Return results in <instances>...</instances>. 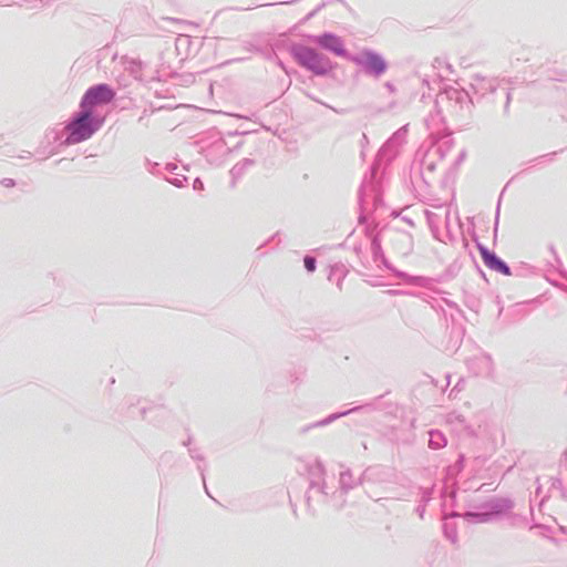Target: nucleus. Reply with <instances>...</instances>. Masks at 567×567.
<instances>
[{
  "label": "nucleus",
  "instance_id": "obj_1",
  "mask_svg": "<svg viewBox=\"0 0 567 567\" xmlns=\"http://www.w3.org/2000/svg\"><path fill=\"white\" fill-rule=\"evenodd\" d=\"M100 125L101 123L91 116L90 111L85 110L66 126L69 132L66 142L69 144L83 142L90 138Z\"/></svg>",
  "mask_w": 567,
  "mask_h": 567
},
{
  "label": "nucleus",
  "instance_id": "obj_2",
  "mask_svg": "<svg viewBox=\"0 0 567 567\" xmlns=\"http://www.w3.org/2000/svg\"><path fill=\"white\" fill-rule=\"evenodd\" d=\"M293 56L300 65L316 74H324L330 69L329 61L313 49L296 47L293 49Z\"/></svg>",
  "mask_w": 567,
  "mask_h": 567
},
{
  "label": "nucleus",
  "instance_id": "obj_3",
  "mask_svg": "<svg viewBox=\"0 0 567 567\" xmlns=\"http://www.w3.org/2000/svg\"><path fill=\"white\" fill-rule=\"evenodd\" d=\"M114 97V92L106 84H100L91 87L84 94L81 106L83 109L92 107L94 105L109 103Z\"/></svg>",
  "mask_w": 567,
  "mask_h": 567
},
{
  "label": "nucleus",
  "instance_id": "obj_4",
  "mask_svg": "<svg viewBox=\"0 0 567 567\" xmlns=\"http://www.w3.org/2000/svg\"><path fill=\"white\" fill-rule=\"evenodd\" d=\"M317 43L321 45L323 49H327L333 52L337 55H344L346 50L343 48V43L341 39L334 34L326 33L316 39Z\"/></svg>",
  "mask_w": 567,
  "mask_h": 567
},
{
  "label": "nucleus",
  "instance_id": "obj_5",
  "mask_svg": "<svg viewBox=\"0 0 567 567\" xmlns=\"http://www.w3.org/2000/svg\"><path fill=\"white\" fill-rule=\"evenodd\" d=\"M482 259L486 267L503 275H511L509 268L504 261L496 257L493 252H489L485 247H480Z\"/></svg>",
  "mask_w": 567,
  "mask_h": 567
},
{
  "label": "nucleus",
  "instance_id": "obj_6",
  "mask_svg": "<svg viewBox=\"0 0 567 567\" xmlns=\"http://www.w3.org/2000/svg\"><path fill=\"white\" fill-rule=\"evenodd\" d=\"M367 64L375 73H382L385 70L384 61L379 55L375 54L367 55Z\"/></svg>",
  "mask_w": 567,
  "mask_h": 567
},
{
  "label": "nucleus",
  "instance_id": "obj_7",
  "mask_svg": "<svg viewBox=\"0 0 567 567\" xmlns=\"http://www.w3.org/2000/svg\"><path fill=\"white\" fill-rule=\"evenodd\" d=\"M305 267L307 268L308 271H315L316 269V260L315 258L312 257H305Z\"/></svg>",
  "mask_w": 567,
  "mask_h": 567
}]
</instances>
